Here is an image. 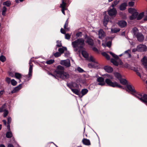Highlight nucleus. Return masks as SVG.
Returning <instances> with one entry per match:
<instances>
[{"label": "nucleus", "mask_w": 147, "mask_h": 147, "mask_svg": "<svg viewBox=\"0 0 147 147\" xmlns=\"http://www.w3.org/2000/svg\"><path fill=\"white\" fill-rule=\"evenodd\" d=\"M114 75L116 78L119 80L121 78V75L118 73H115L114 74Z\"/></svg>", "instance_id": "nucleus-35"}, {"label": "nucleus", "mask_w": 147, "mask_h": 147, "mask_svg": "<svg viewBox=\"0 0 147 147\" xmlns=\"http://www.w3.org/2000/svg\"><path fill=\"white\" fill-rule=\"evenodd\" d=\"M70 35L69 34H65V38L68 40L70 39Z\"/></svg>", "instance_id": "nucleus-51"}, {"label": "nucleus", "mask_w": 147, "mask_h": 147, "mask_svg": "<svg viewBox=\"0 0 147 147\" xmlns=\"http://www.w3.org/2000/svg\"><path fill=\"white\" fill-rule=\"evenodd\" d=\"M145 67L147 68V58L144 56L141 60Z\"/></svg>", "instance_id": "nucleus-14"}, {"label": "nucleus", "mask_w": 147, "mask_h": 147, "mask_svg": "<svg viewBox=\"0 0 147 147\" xmlns=\"http://www.w3.org/2000/svg\"><path fill=\"white\" fill-rule=\"evenodd\" d=\"M77 70L80 73H82L83 72H85V71L82 69L80 67H77Z\"/></svg>", "instance_id": "nucleus-48"}, {"label": "nucleus", "mask_w": 147, "mask_h": 147, "mask_svg": "<svg viewBox=\"0 0 147 147\" xmlns=\"http://www.w3.org/2000/svg\"><path fill=\"white\" fill-rule=\"evenodd\" d=\"M67 50V48L66 47H63V48H60L58 49V51L60 53H63L65 50Z\"/></svg>", "instance_id": "nucleus-36"}, {"label": "nucleus", "mask_w": 147, "mask_h": 147, "mask_svg": "<svg viewBox=\"0 0 147 147\" xmlns=\"http://www.w3.org/2000/svg\"><path fill=\"white\" fill-rule=\"evenodd\" d=\"M144 13L142 12L139 14L137 17V19L138 20H140L144 16Z\"/></svg>", "instance_id": "nucleus-30"}, {"label": "nucleus", "mask_w": 147, "mask_h": 147, "mask_svg": "<svg viewBox=\"0 0 147 147\" xmlns=\"http://www.w3.org/2000/svg\"><path fill=\"white\" fill-rule=\"evenodd\" d=\"M138 41L140 42H142L144 39V37L141 33H138L136 34V36Z\"/></svg>", "instance_id": "nucleus-10"}, {"label": "nucleus", "mask_w": 147, "mask_h": 147, "mask_svg": "<svg viewBox=\"0 0 147 147\" xmlns=\"http://www.w3.org/2000/svg\"><path fill=\"white\" fill-rule=\"evenodd\" d=\"M127 4L126 3H123L120 5L119 7V9L120 10L123 11L125 10L126 8V7L127 6Z\"/></svg>", "instance_id": "nucleus-11"}, {"label": "nucleus", "mask_w": 147, "mask_h": 147, "mask_svg": "<svg viewBox=\"0 0 147 147\" xmlns=\"http://www.w3.org/2000/svg\"><path fill=\"white\" fill-rule=\"evenodd\" d=\"M4 113H3V117H6V116L8 114V112L7 110H5V111H3Z\"/></svg>", "instance_id": "nucleus-52"}, {"label": "nucleus", "mask_w": 147, "mask_h": 147, "mask_svg": "<svg viewBox=\"0 0 147 147\" xmlns=\"http://www.w3.org/2000/svg\"><path fill=\"white\" fill-rule=\"evenodd\" d=\"M99 38L100 39H102L105 36L104 32L102 29H100L98 31Z\"/></svg>", "instance_id": "nucleus-12"}, {"label": "nucleus", "mask_w": 147, "mask_h": 147, "mask_svg": "<svg viewBox=\"0 0 147 147\" xmlns=\"http://www.w3.org/2000/svg\"><path fill=\"white\" fill-rule=\"evenodd\" d=\"M88 91V90L87 89H82L81 92L82 95L81 96H80V97H82L84 95L86 94Z\"/></svg>", "instance_id": "nucleus-22"}, {"label": "nucleus", "mask_w": 147, "mask_h": 147, "mask_svg": "<svg viewBox=\"0 0 147 147\" xmlns=\"http://www.w3.org/2000/svg\"><path fill=\"white\" fill-rule=\"evenodd\" d=\"M11 118L10 117H8L7 118L8 125L7 126V127L9 130L10 129L9 124L11 123Z\"/></svg>", "instance_id": "nucleus-32"}, {"label": "nucleus", "mask_w": 147, "mask_h": 147, "mask_svg": "<svg viewBox=\"0 0 147 147\" xmlns=\"http://www.w3.org/2000/svg\"><path fill=\"white\" fill-rule=\"evenodd\" d=\"M60 64L67 67H69L71 65L70 61L68 59L61 60L60 62Z\"/></svg>", "instance_id": "nucleus-8"}, {"label": "nucleus", "mask_w": 147, "mask_h": 147, "mask_svg": "<svg viewBox=\"0 0 147 147\" xmlns=\"http://www.w3.org/2000/svg\"><path fill=\"white\" fill-rule=\"evenodd\" d=\"M92 49L95 52H98V49L96 47L93 48Z\"/></svg>", "instance_id": "nucleus-62"}, {"label": "nucleus", "mask_w": 147, "mask_h": 147, "mask_svg": "<svg viewBox=\"0 0 147 147\" xmlns=\"http://www.w3.org/2000/svg\"><path fill=\"white\" fill-rule=\"evenodd\" d=\"M128 5L129 7H133L134 5V2L133 1H130L128 3Z\"/></svg>", "instance_id": "nucleus-50"}, {"label": "nucleus", "mask_w": 147, "mask_h": 147, "mask_svg": "<svg viewBox=\"0 0 147 147\" xmlns=\"http://www.w3.org/2000/svg\"><path fill=\"white\" fill-rule=\"evenodd\" d=\"M57 45H56V46L57 47H62V44L61 42V41H59L58 40L57 41Z\"/></svg>", "instance_id": "nucleus-47"}, {"label": "nucleus", "mask_w": 147, "mask_h": 147, "mask_svg": "<svg viewBox=\"0 0 147 147\" xmlns=\"http://www.w3.org/2000/svg\"><path fill=\"white\" fill-rule=\"evenodd\" d=\"M64 68L60 65H58L55 70L54 75L50 73L49 74L56 78V76L59 78L63 80L68 79L69 77V74L64 71Z\"/></svg>", "instance_id": "nucleus-2"}, {"label": "nucleus", "mask_w": 147, "mask_h": 147, "mask_svg": "<svg viewBox=\"0 0 147 147\" xmlns=\"http://www.w3.org/2000/svg\"><path fill=\"white\" fill-rule=\"evenodd\" d=\"M111 41H109L107 43L106 45L107 47H109L111 46Z\"/></svg>", "instance_id": "nucleus-57"}, {"label": "nucleus", "mask_w": 147, "mask_h": 147, "mask_svg": "<svg viewBox=\"0 0 147 147\" xmlns=\"http://www.w3.org/2000/svg\"><path fill=\"white\" fill-rule=\"evenodd\" d=\"M54 62V60L50 59L46 61V63L48 64H51L53 63Z\"/></svg>", "instance_id": "nucleus-43"}, {"label": "nucleus", "mask_w": 147, "mask_h": 147, "mask_svg": "<svg viewBox=\"0 0 147 147\" xmlns=\"http://www.w3.org/2000/svg\"><path fill=\"white\" fill-rule=\"evenodd\" d=\"M121 84L123 85H125L127 83V80L123 79H122L121 78L119 80Z\"/></svg>", "instance_id": "nucleus-29"}, {"label": "nucleus", "mask_w": 147, "mask_h": 147, "mask_svg": "<svg viewBox=\"0 0 147 147\" xmlns=\"http://www.w3.org/2000/svg\"><path fill=\"white\" fill-rule=\"evenodd\" d=\"M88 66L89 67H95V66L93 63H89L88 65Z\"/></svg>", "instance_id": "nucleus-56"}, {"label": "nucleus", "mask_w": 147, "mask_h": 147, "mask_svg": "<svg viewBox=\"0 0 147 147\" xmlns=\"http://www.w3.org/2000/svg\"><path fill=\"white\" fill-rule=\"evenodd\" d=\"M11 84L13 86L16 85L17 84V82L14 79L11 80Z\"/></svg>", "instance_id": "nucleus-45"}, {"label": "nucleus", "mask_w": 147, "mask_h": 147, "mask_svg": "<svg viewBox=\"0 0 147 147\" xmlns=\"http://www.w3.org/2000/svg\"><path fill=\"white\" fill-rule=\"evenodd\" d=\"M127 88L128 90L130 92H131L132 94L135 96V97H136V94H141L140 93H138L137 92H136L135 90L134 89V87L131 85H128L127 86Z\"/></svg>", "instance_id": "nucleus-6"}, {"label": "nucleus", "mask_w": 147, "mask_h": 147, "mask_svg": "<svg viewBox=\"0 0 147 147\" xmlns=\"http://www.w3.org/2000/svg\"><path fill=\"white\" fill-rule=\"evenodd\" d=\"M102 55L105 56V57L106 56V55L107 54L105 53V52H102Z\"/></svg>", "instance_id": "nucleus-63"}, {"label": "nucleus", "mask_w": 147, "mask_h": 147, "mask_svg": "<svg viewBox=\"0 0 147 147\" xmlns=\"http://www.w3.org/2000/svg\"><path fill=\"white\" fill-rule=\"evenodd\" d=\"M118 24L121 28H123L126 26L127 23L125 21L121 20L119 21Z\"/></svg>", "instance_id": "nucleus-13"}, {"label": "nucleus", "mask_w": 147, "mask_h": 147, "mask_svg": "<svg viewBox=\"0 0 147 147\" xmlns=\"http://www.w3.org/2000/svg\"><path fill=\"white\" fill-rule=\"evenodd\" d=\"M66 3L63 0H62V3L60 4V7L61 9H67L66 8Z\"/></svg>", "instance_id": "nucleus-24"}, {"label": "nucleus", "mask_w": 147, "mask_h": 147, "mask_svg": "<svg viewBox=\"0 0 147 147\" xmlns=\"http://www.w3.org/2000/svg\"><path fill=\"white\" fill-rule=\"evenodd\" d=\"M5 104L3 105L2 107L0 108V112H3L5 109Z\"/></svg>", "instance_id": "nucleus-37"}, {"label": "nucleus", "mask_w": 147, "mask_h": 147, "mask_svg": "<svg viewBox=\"0 0 147 147\" xmlns=\"http://www.w3.org/2000/svg\"><path fill=\"white\" fill-rule=\"evenodd\" d=\"M68 25V22H67V20H66V21L65 24H64V29L66 30H68V29L67 28V27Z\"/></svg>", "instance_id": "nucleus-46"}, {"label": "nucleus", "mask_w": 147, "mask_h": 147, "mask_svg": "<svg viewBox=\"0 0 147 147\" xmlns=\"http://www.w3.org/2000/svg\"><path fill=\"white\" fill-rule=\"evenodd\" d=\"M22 84H20L18 86L16 87L13 90L11 91V93H13L18 91L22 88Z\"/></svg>", "instance_id": "nucleus-16"}, {"label": "nucleus", "mask_w": 147, "mask_h": 147, "mask_svg": "<svg viewBox=\"0 0 147 147\" xmlns=\"http://www.w3.org/2000/svg\"><path fill=\"white\" fill-rule=\"evenodd\" d=\"M11 5V3L9 1H7L4 2L3 3V5H5L7 7H9Z\"/></svg>", "instance_id": "nucleus-27"}, {"label": "nucleus", "mask_w": 147, "mask_h": 147, "mask_svg": "<svg viewBox=\"0 0 147 147\" xmlns=\"http://www.w3.org/2000/svg\"><path fill=\"white\" fill-rule=\"evenodd\" d=\"M87 42L89 45L92 46L93 45L94 42L92 39L90 38H88L87 39Z\"/></svg>", "instance_id": "nucleus-23"}, {"label": "nucleus", "mask_w": 147, "mask_h": 147, "mask_svg": "<svg viewBox=\"0 0 147 147\" xmlns=\"http://www.w3.org/2000/svg\"><path fill=\"white\" fill-rule=\"evenodd\" d=\"M117 13V11L116 9L114 8L110 9L108 11L109 15L110 16H115Z\"/></svg>", "instance_id": "nucleus-9"}, {"label": "nucleus", "mask_w": 147, "mask_h": 147, "mask_svg": "<svg viewBox=\"0 0 147 147\" xmlns=\"http://www.w3.org/2000/svg\"><path fill=\"white\" fill-rule=\"evenodd\" d=\"M147 50L146 46L144 45L140 44L137 46V51L140 52L146 51Z\"/></svg>", "instance_id": "nucleus-7"}, {"label": "nucleus", "mask_w": 147, "mask_h": 147, "mask_svg": "<svg viewBox=\"0 0 147 147\" xmlns=\"http://www.w3.org/2000/svg\"><path fill=\"white\" fill-rule=\"evenodd\" d=\"M132 33L135 36H136V34L138 33V28L136 27H134L132 29Z\"/></svg>", "instance_id": "nucleus-21"}, {"label": "nucleus", "mask_w": 147, "mask_h": 147, "mask_svg": "<svg viewBox=\"0 0 147 147\" xmlns=\"http://www.w3.org/2000/svg\"><path fill=\"white\" fill-rule=\"evenodd\" d=\"M72 45L75 51H77L79 49L82 48L84 45V40L82 38L78 39L72 42Z\"/></svg>", "instance_id": "nucleus-3"}, {"label": "nucleus", "mask_w": 147, "mask_h": 147, "mask_svg": "<svg viewBox=\"0 0 147 147\" xmlns=\"http://www.w3.org/2000/svg\"><path fill=\"white\" fill-rule=\"evenodd\" d=\"M65 30H64V29H63V28H61V32L63 34H65Z\"/></svg>", "instance_id": "nucleus-59"}, {"label": "nucleus", "mask_w": 147, "mask_h": 147, "mask_svg": "<svg viewBox=\"0 0 147 147\" xmlns=\"http://www.w3.org/2000/svg\"><path fill=\"white\" fill-rule=\"evenodd\" d=\"M109 21V18H108V16H107V15H105L104 17L103 22V23L105 26H106Z\"/></svg>", "instance_id": "nucleus-17"}, {"label": "nucleus", "mask_w": 147, "mask_h": 147, "mask_svg": "<svg viewBox=\"0 0 147 147\" xmlns=\"http://www.w3.org/2000/svg\"><path fill=\"white\" fill-rule=\"evenodd\" d=\"M82 35V33L81 32H79L77 33L76 34V36L77 37H80Z\"/></svg>", "instance_id": "nucleus-53"}, {"label": "nucleus", "mask_w": 147, "mask_h": 147, "mask_svg": "<svg viewBox=\"0 0 147 147\" xmlns=\"http://www.w3.org/2000/svg\"><path fill=\"white\" fill-rule=\"evenodd\" d=\"M110 54L111 55L112 57L116 59H117L119 58V57L118 56L115 54L114 53L110 52H109Z\"/></svg>", "instance_id": "nucleus-41"}, {"label": "nucleus", "mask_w": 147, "mask_h": 147, "mask_svg": "<svg viewBox=\"0 0 147 147\" xmlns=\"http://www.w3.org/2000/svg\"><path fill=\"white\" fill-rule=\"evenodd\" d=\"M111 61L114 65L116 66H118L119 63L115 59H111Z\"/></svg>", "instance_id": "nucleus-33"}, {"label": "nucleus", "mask_w": 147, "mask_h": 147, "mask_svg": "<svg viewBox=\"0 0 147 147\" xmlns=\"http://www.w3.org/2000/svg\"><path fill=\"white\" fill-rule=\"evenodd\" d=\"M6 10H7L5 6L3 7L2 8V15L3 16H4L5 15L6 12Z\"/></svg>", "instance_id": "nucleus-31"}, {"label": "nucleus", "mask_w": 147, "mask_h": 147, "mask_svg": "<svg viewBox=\"0 0 147 147\" xmlns=\"http://www.w3.org/2000/svg\"><path fill=\"white\" fill-rule=\"evenodd\" d=\"M119 29L117 28H114V29H111V32L112 33H116L119 31Z\"/></svg>", "instance_id": "nucleus-38"}, {"label": "nucleus", "mask_w": 147, "mask_h": 147, "mask_svg": "<svg viewBox=\"0 0 147 147\" xmlns=\"http://www.w3.org/2000/svg\"><path fill=\"white\" fill-rule=\"evenodd\" d=\"M10 80L11 79L9 78H6V81L8 84L10 83Z\"/></svg>", "instance_id": "nucleus-58"}, {"label": "nucleus", "mask_w": 147, "mask_h": 147, "mask_svg": "<svg viewBox=\"0 0 147 147\" xmlns=\"http://www.w3.org/2000/svg\"><path fill=\"white\" fill-rule=\"evenodd\" d=\"M129 52H130V50H128L125 51L124 53H127L128 54L129 57H130L131 56V55L129 53Z\"/></svg>", "instance_id": "nucleus-54"}, {"label": "nucleus", "mask_w": 147, "mask_h": 147, "mask_svg": "<svg viewBox=\"0 0 147 147\" xmlns=\"http://www.w3.org/2000/svg\"><path fill=\"white\" fill-rule=\"evenodd\" d=\"M128 12L131 14L134 13L135 12H137L136 11V10L133 8H129L128 10Z\"/></svg>", "instance_id": "nucleus-28"}, {"label": "nucleus", "mask_w": 147, "mask_h": 147, "mask_svg": "<svg viewBox=\"0 0 147 147\" xmlns=\"http://www.w3.org/2000/svg\"><path fill=\"white\" fill-rule=\"evenodd\" d=\"M82 143L85 145L89 146L90 145V140L88 139L84 138L82 141Z\"/></svg>", "instance_id": "nucleus-15"}, {"label": "nucleus", "mask_w": 147, "mask_h": 147, "mask_svg": "<svg viewBox=\"0 0 147 147\" xmlns=\"http://www.w3.org/2000/svg\"><path fill=\"white\" fill-rule=\"evenodd\" d=\"M82 55L85 58H87L88 57V55L87 53L85 51H83L82 52Z\"/></svg>", "instance_id": "nucleus-26"}, {"label": "nucleus", "mask_w": 147, "mask_h": 147, "mask_svg": "<svg viewBox=\"0 0 147 147\" xmlns=\"http://www.w3.org/2000/svg\"><path fill=\"white\" fill-rule=\"evenodd\" d=\"M70 53L69 51H66L64 53L65 56L68 57L69 56Z\"/></svg>", "instance_id": "nucleus-55"}, {"label": "nucleus", "mask_w": 147, "mask_h": 147, "mask_svg": "<svg viewBox=\"0 0 147 147\" xmlns=\"http://www.w3.org/2000/svg\"><path fill=\"white\" fill-rule=\"evenodd\" d=\"M132 14V15L129 17V18L131 20H134L137 17V16L138 15V12H136Z\"/></svg>", "instance_id": "nucleus-19"}, {"label": "nucleus", "mask_w": 147, "mask_h": 147, "mask_svg": "<svg viewBox=\"0 0 147 147\" xmlns=\"http://www.w3.org/2000/svg\"><path fill=\"white\" fill-rule=\"evenodd\" d=\"M136 98L140 100L144 103L147 104V95L146 94H136Z\"/></svg>", "instance_id": "nucleus-5"}, {"label": "nucleus", "mask_w": 147, "mask_h": 147, "mask_svg": "<svg viewBox=\"0 0 147 147\" xmlns=\"http://www.w3.org/2000/svg\"><path fill=\"white\" fill-rule=\"evenodd\" d=\"M7 147H14L12 144H9L8 145Z\"/></svg>", "instance_id": "nucleus-64"}, {"label": "nucleus", "mask_w": 147, "mask_h": 147, "mask_svg": "<svg viewBox=\"0 0 147 147\" xmlns=\"http://www.w3.org/2000/svg\"><path fill=\"white\" fill-rule=\"evenodd\" d=\"M6 60V59L5 57L3 55H1L0 57V60L2 62H3L5 61Z\"/></svg>", "instance_id": "nucleus-40"}, {"label": "nucleus", "mask_w": 147, "mask_h": 147, "mask_svg": "<svg viewBox=\"0 0 147 147\" xmlns=\"http://www.w3.org/2000/svg\"><path fill=\"white\" fill-rule=\"evenodd\" d=\"M104 69L108 73L111 72L113 70L112 67L108 66H105L104 67Z\"/></svg>", "instance_id": "nucleus-18"}, {"label": "nucleus", "mask_w": 147, "mask_h": 147, "mask_svg": "<svg viewBox=\"0 0 147 147\" xmlns=\"http://www.w3.org/2000/svg\"><path fill=\"white\" fill-rule=\"evenodd\" d=\"M107 77V78L104 81V79L102 77H98L96 81L98 82L97 85L103 86L105 85V83L109 86L113 87H118L119 88H121V86L118 84L117 82H112L111 80L113 79V77L108 74L105 75Z\"/></svg>", "instance_id": "nucleus-1"}, {"label": "nucleus", "mask_w": 147, "mask_h": 147, "mask_svg": "<svg viewBox=\"0 0 147 147\" xmlns=\"http://www.w3.org/2000/svg\"><path fill=\"white\" fill-rule=\"evenodd\" d=\"M61 55V54L59 52H57L54 54V56L55 57H58Z\"/></svg>", "instance_id": "nucleus-49"}, {"label": "nucleus", "mask_w": 147, "mask_h": 147, "mask_svg": "<svg viewBox=\"0 0 147 147\" xmlns=\"http://www.w3.org/2000/svg\"><path fill=\"white\" fill-rule=\"evenodd\" d=\"M12 134L11 131L7 132L6 134V137L8 138H10L12 137Z\"/></svg>", "instance_id": "nucleus-34"}, {"label": "nucleus", "mask_w": 147, "mask_h": 147, "mask_svg": "<svg viewBox=\"0 0 147 147\" xmlns=\"http://www.w3.org/2000/svg\"><path fill=\"white\" fill-rule=\"evenodd\" d=\"M31 61H30L29 62V64L30 65V67L29 68V72L28 73V74L24 76L25 77V80L26 81H28L30 80L32 76V65L31 64Z\"/></svg>", "instance_id": "nucleus-4"}, {"label": "nucleus", "mask_w": 147, "mask_h": 147, "mask_svg": "<svg viewBox=\"0 0 147 147\" xmlns=\"http://www.w3.org/2000/svg\"><path fill=\"white\" fill-rule=\"evenodd\" d=\"M90 61H92L94 63L97 64L98 62L97 61H96L95 59L92 57L91 56L90 57Z\"/></svg>", "instance_id": "nucleus-39"}, {"label": "nucleus", "mask_w": 147, "mask_h": 147, "mask_svg": "<svg viewBox=\"0 0 147 147\" xmlns=\"http://www.w3.org/2000/svg\"><path fill=\"white\" fill-rule=\"evenodd\" d=\"M119 2V0H115L112 3L111 7L114 8L118 3Z\"/></svg>", "instance_id": "nucleus-25"}, {"label": "nucleus", "mask_w": 147, "mask_h": 147, "mask_svg": "<svg viewBox=\"0 0 147 147\" xmlns=\"http://www.w3.org/2000/svg\"><path fill=\"white\" fill-rule=\"evenodd\" d=\"M105 57L107 59V60H109L110 59V56H109V55H108V54H107L106 56Z\"/></svg>", "instance_id": "nucleus-61"}, {"label": "nucleus", "mask_w": 147, "mask_h": 147, "mask_svg": "<svg viewBox=\"0 0 147 147\" xmlns=\"http://www.w3.org/2000/svg\"><path fill=\"white\" fill-rule=\"evenodd\" d=\"M67 85L69 88L71 89V90L72 89H73V86L72 83H67Z\"/></svg>", "instance_id": "nucleus-44"}, {"label": "nucleus", "mask_w": 147, "mask_h": 147, "mask_svg": "<svg viewBox=\"0 0 147 147\" xmlns=\"http://www.w3.org/2000/svg\"><path fill=\"white\" fill-rule=\"evenodd\" d=\"M67 9H61V11L62 13L64 15H65V10Z\"/></svg>", "instance_id": "nucleus-60"}, {"label": "nucleus", "mask_w": 147, "mask_h": 147, "mask_svg": "<svg viewBox=\"0 0 147 147\" xmlns=\"http://www.w3.org/2000/svg\"><path fill=\"white\" fill-rule=\"evenodd\" d=\"M15 76L16 78L19 79H20L21 78V75L19 73H15Z\"/></svg>", "instance_id": "nucleus-42"}, {"label": "nucleus", "mask_w": 147, "mask_h": 147, "mask_svg": "<svg viewBox=\"0 0 147 147\" xmlns=\"http://www.w3.org/2000/svg\"><path fill=\"white\" fill-rule=\"evenodd\" d=\"M72 92H73L75 94L78 95L79 97L80 96V94L79 90L76 89H71Z\"/></svg>", "instance_id": "nucleus-20"}]
</instances>
